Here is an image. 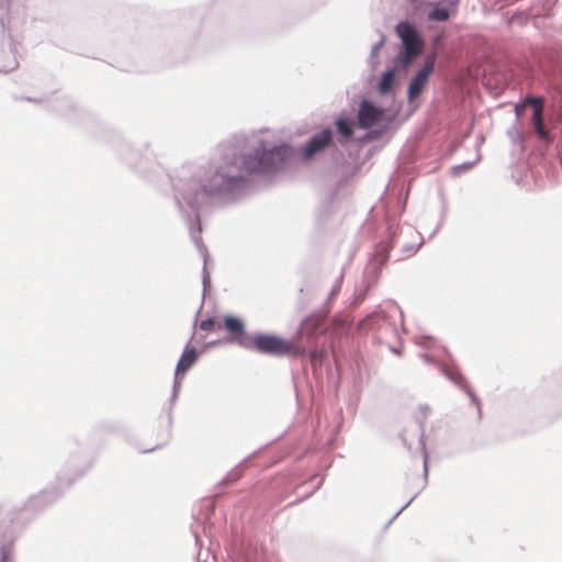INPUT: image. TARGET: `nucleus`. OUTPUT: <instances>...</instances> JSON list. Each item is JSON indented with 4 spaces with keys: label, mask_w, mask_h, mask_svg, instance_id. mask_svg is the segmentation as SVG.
<instances>
[{
    "label": "nucleus",
    "mask_w": 562,
    "mask_h": 562,
    "mask_svg": "<svg viewBox=\"0 0 562 562\" xmlns=\"http://www.w3.org/2000/svg\"><path fill=\"white\" fill-rule=\"evenodd\" d=\"M282 148L272 150L257 149L252 155H237L224 159L216 172L204 184L209 194L228 192L245 182L254 172H265L282 158Z\"/></svg>",
    "instance_id": "obj_1"
},
{
    "label": "nucleus",
    "mask_w": 562,
    "mask_h": 562,
    "mask_svg": "<svg viewBox=\"0 0 562 562\" xmlns=\"http://www.w3.org/2000/svg\"><path fill=\"white\" fill-rule=\"evenodd\" d=\"M247 349L274 357L297 358L306 355V346L299 339H285L272 334L252 336Z\"/></svg>",
    "instance_id": "obj_2"
},
{
    "label": "nucleus",
    "mask_w": 562,
    "mask_h": 562,
    "mask_svg": "<svg viewBox=\"0 0 562 562\" xmlns=\"http://www.w3.org/2000/svg\"><path fill=\"white\" fill-rule=\"evenodd\" d=\"M396 33L404 44V52L401 56V60L404 66H407L412 58L420 53L423 43L416 30L407 22H401L397 24Z\"/></svg>",
    "instance_id": "obj_3"
},
{
    "label": "nucleus",
    "mask_w": 562,
    "mask_h": 562,
    "mask_svg": "<svg viewBox=\"0 0 562 562\" xmlns=\"http://www.w3.org/2000/svg\"><path fill=\"white\" fill-rule=\"evenodd\" d=\"M323 324L324 317L322 315H310L302 322L299 333L292 339H299L301 344H303V340H305V346L307 347L316 341Z\"/></svg>",
    "instance_id": "obj_4"
},
{
    "label": "nucleus",
    "mask_w": 562,
    "mask_h": 562,
    "mask_svg": "<svg viewBox=\"0 0 562 562\" xmlns=\"http://www.w3.org/2000/svg\"><path fill=\"white\" fill-rule=\"evenodd\" d=\"M543 104H544L543 98H541V97H530V98H527L524 101L522 106H532V109H533L532 124H533V127H535V132H536V134L538 135V137L540 139L548 140L549 139V133L544 128L543 116H542V114H543Z\"/></svg>",
    "instance_id": "obj_5"
},
{
    "label": "nucleus",
    "mask_w": 562,
    "mask_h": 562,
    "mask_svg": "<svg viewBox=\"0 0 562 562\" xmlns=\"http://www.w3.org/2000/svg\"><path fill=\"white\" fill-rule=\"evenodd\" d=\"M222 328H225L231 336V341L237 342L239 346L244 348H248L252 336H248L245 333L244 323L234 316H226L224 318V323L222 324Z\"/></svg>",
    "instance_id": "obj_6"
},
{
    "label": "nucleus",
    "mask_w": 562,
    "mask_h": 562,
    "mask_svg": "<svg viewBox=\"0 0 562 562\" xmlns=\"http://www.w3.org/2000/svg\"><path fill=\"white\" fill-rule=\"evenodd\" d=\"M331 140V131L323 130L319 134L314 135L303 150L304 158H311L315 154L322 151Z\"/></svg>",
    "instance_id": "obj_7"
},
{
    "label": "nucleus",
    "mask_w": 562,
    "mask_h": 562,
    "mask_svg": "<svg viewBox=\"0 0 562 562\" xmlns=\"http://www.w3.org/2000/svg\"><path fill=\"white\" fill-rule=\"evenodd\" d=\"M431 71H432V64L426 63L422 67V69L417 72V75L412 79L409 87H408L409 100H414L422 93Z\"/></svg>",
    "instance_id": "obj_8"
},
{
    "label": "nucleus",
    "mask_w": 562,
    "mask_h": 562,
    "mask_svg": "<svg viewBox=\"0 0 562 562\" xmlns=\"http://www.w3.org/2000/svg\"><path fill=\"white\" fill-rule=\"evenodd\" d=\"M383 112L368 102H362L359 111V124L369 128L380 121Z\"/></svg>",
    "instance_id": "obj_9"
},
{
    "label": "nucleus",
    "mask_w": 562,
    "mask_h": 562,
    "mask_svg": "<svg viewBox=\"0 0 562 562\" xmlns=\"http://www.w3.org/2000/svg\"><path fill=\"white\" fill-rule=\"evenodd\" d=\"M198 360V351L193 347H187L181 355L177 368H176V378L183 375Z\"/></svg>",
    "instance_id": "obj_10"
},
{
    "label": "nucleus",
    "mask_w": 562,
    "mask_h": 562,
    "mask_svg": "<svg viewBox=\"0 0 562 562\" xmlns=\"http://www.w3.org/2000/svg\"><path fill=\"white\" fill-rule=\"evenodd\" d=\"M395 79V72L394 70H387L382 75L381 82H380V91L381 93H387L393 87Z\"/></svg>",
    "instance_id": "obj_11"
},
{
    "label": "nucleus",
    "mask_w": 562,
    "mask_h": 562,
    "mask_svg": "<svg viewBox=\"0 0 562 562\" xmlns=\"http://www.w3.org/2000/svg\"><path fill=\"white\" fill-rule=\"evenodd\" d=\"M337 130H338V133L346 137V138H349L352 136L353 134V128H352V124L349 120L347 119H339L337 121Z\"/></svg>",
    "instance_id": "obj_12"
},
{
    "label": "nucleus",
    "mask_w": 562,
    "mask_h": 562,
    "mask_svg": "<svg viewBox=\"0 0 562 562\" xmlns=\"http://www.w3.org/2000/svg\"><path fill=\"white\" fill-rule=\"evenodd\" d=\"M200 328L205 331L220 330V329H222V323L216 322L213 318H207L200 323Z\"/></svg>",
    "instance_id": "obj_13"
},
{
    "label": "nucleus",
    "mask_w": 562,
    "mask_h": 562,
    "mask_svg": "<svg viewBox=\"0 0 562 562\" xmlns=\"http://www.w3.org/2000/svg\"><path fill=\"white\" fill-rule=\"evenodd\" d=\"M429 19L432 21H447L449 19V13L446 9L436 8L430 12Z\"/></svg>",
    "instance_id": "obj_14"
},
{
    "label": "nucleus",
    "mask_w": 562,
    "mask_h": 562,
    "mask_svg": "<svg viewBox=\"0 0 562 562\" xmlns=\"http://www.w3.org/2000/svg\"><path fill=\"white\" fill-rule=\"evenodd\" d=\"M0 562H12L8 552L2 551V555H1Z\"/></svg>",
    "instance_id": "obj_15"
},
{
    "label": "nucleus",
    "mask_w": 562,
    "mask_h": 562,
    "mask_svg": "<svg viewBox=\"0 0 562 562\" xmlns=\"http://www.w3.org/2000/svg\"><path fill=\"white\" fill-rule=\"evenodd\" d=\"M310 358H311L312 361H314L317 358V351L316 350H311L310 351Z\"/></svg>",
    "instance_id": "obj_16"
}]
</instances>
